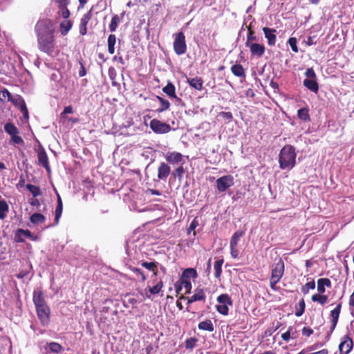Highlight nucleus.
Returning a JSON list of instances; mask_svg holds the SVG:
<instances>
[{"label":"nucleus","mask_w":354,"mask_h":354,"mask_svg":"<svg viewBox=\"0 0 354 354\" xmlns=\"http://www.w3.org/2000/svg\"><path fill=\"white\" fill-rule=\"evenodd\" d=\"M38 49L52 56L56 46L55 39V28L49 19L39 20L35 26Z\"/></svg>","instance_id":"f257e3e1"},{"label":"nucleus","mask_w":354,"mask_h":354,"mask_svg":"<svg viewBox=\"0 0 354 354\" xmlns=\"http://www.w3.org/2000/svg\"><path fill=\"white\" fill-rule=\"evenodd\" d=\"M174 50L178 55H182L187 51V44L185 40V36L183 32H179L176 34H174Z\"/></svg>","instance_id":"f03ea898"},{"label":"nucleus","mask_w":354,"mask_h":354,"mask_svg":"<svg viewBox=\"0 0 354 354\" xmlns=\"http://www.w3.org/2000/svg\"><path fill=\"white\" fill-rule=\"evenodd\" d=\"M305 75L307 78L304 80V85L310 91L317 93L319 85L316 81V74L313 68H308L305 72Z\"/></svg>","instance_id":"7ed1b4c3"},{"label":"nucleus","mask_w":354,"mask_h":354,"mask_svg":"<svg viewBox=\"0 0 354 354\" xmlns=\"http://www.w3.org/2000/svg\"><path fill=\"white\" fill-rule=\"evenodd\" d=\"M217 301L219 303L216 308L217 311L223 315H228V306H232L233 301L227 294H221L217 297Z\"/></svg>","instance_id":"20e7f679"},{"label":"nucleus","mask_w":354,"mask_h":354,"mask_svg":"<svg viewBox=\"0 0 354 354\" xmlns=\"http://www.w3.org/2000/svg\"><path fill=\"white\" fill-rule=\"evenodd\" d=\"M28 238L33 241H39V237L37 235H34L28 230H23L21 228L17 229L15 232L14 241L17 243H24L25 239Z\"/></svg>","instance_id":"39448f33"},{"label":"nucleus","mask_w":354,"mask_h":354,"mask_svg":"<svg viewBox=\"0 0 354 354\" xmlns=\"http://www.w3.org/2000/svg\"><path fill=\"white\" fill-rule=\"evenodd\" d=\"M216 183L218 191L224 192L234 185V177L231 175L221 176L216 180Z\"/></svg>","instance_id":"423d86ee"},{"label":"nucleus","mask_w":354,"mask_h":354,"mask_svg":"<svg viewBox=\"0 0 354 354\" xmlns=\"http://www.w3.org/2000/svg\"><path fill=\"white\" fill-rule=\"evenodd\" d=\"M149 126L153 132L160 134L168 133L171 129V127L169 124L156 119L151 120Z\"/></svg>","instance_id":"0eeeda50"},{"label":"nucleus","mask_w":354,"mask_h":354,"mask_svg":"<svg viewBox=\"0 0 354 354\" xmlns=\"http://www.w3.org/2000/svg\"><path fill=\"white\" fill-rule=\"evenodd\" d=\"M284 262L281 258L275 259V263L272 266L271 279L280 281L284 273Z\"/></svg>","instance_id":"6e6552de"},{"label":"nucleus","mask_w":354,"mask_h":354,"mask_svg":"<svg viewBox=\"0 0 354 354\" xmlns=\"http://www.w3.org/2000/svg\"><path fill=\"white\" fill-rule=\"evenodd\" d=\"M37 315L43 326L50 322V308L48 305L36 307Z\"/></svg>","instance_id":"1a4fd4ad"},{"label":"nucleus","mask_w":354,"mask_h":354,"mask_svg":"<svg viewBox=\"0 0 354 354\" xmlns=\"http://www.w3.org/2000/svg\"><path fill=\"white\" fill-rule=\"evenodd\" d=\"M58 7V14L64 19H68L70 17L71 12L68 9V6L70 4V0H53Z\"/></svg>","instance_id":"9d476101"},{"label":"nucleus","mask_w":354,"mask_h":354,"mask_svg":"<svg viewBox=\"0 0 354 354\" xmlns=\"http://www.w3.org/2000/svg\"><path fill=\"white\" fill-rule=\"evenodd\" d=\"M353 344L348 335H344L339 345V354H348L353 348Z\"/></svg>","instance_id":"9b49d317"},{"label":"nucleus","mask_w":354,"mask_h":354,"mask_svg":"<svg viewBox=\"0 0 354 354\" xmlns=\"http://www.w3.org/2000/svg\"><path fill=\"white\" fill-rule=\"evenodd\" d=\"M280 168L282 169H291L295 165L296 156H279Z\"/></svg>","instance_id":"f8f14e48"},{"label":"nucleus","mask_w":354,"mask_h":354,"mask_svg":"<svg viewBox=\"0 0 354 354\" xmlns=\"http://www.w3.org/2000/svg\"><path fill=\"white\" fill-rule=\"evenodd\" d=\"M245 46L250 48L252 56L262 57L265 53V46L257 43H245Z\"/></svg>","instance_id":"ddd939ff"},{"label":"nucleus","mask_w":354,"mask_h":354,"mask_svg":"<svg viewBox=\"0 0 354 354\" xmlns=\"http://www.w3.org/2000/svg\"><path fill=\"white\" fill-rule=\"evenodd\" d=\"M92 18V8L83 15L80 24V34L82 36L87 33V24Z\"/></svg>","instance_id":"4468645a"},{"label":"nucleus","mask_w":354,"mask_h":354,"mask_svg":"<svg viewBox=\"0 0 354 354\" xmlns=\"http://www.w3.org/2000/svg\"><path fill=\"white\" fill-rule=\"evenodd\" d=\"M262 30L265 37L268 40V44L271 46H274L277 41V30L274 28H270L268 27H264Z\"/></svg>","instance_id":"2eb2a0df"},{"label":"nucleus","mask_w":354,"mask_h":354,"mask_svg":"<svg viewBox=\"0 0 354 354\" xmlns=\"http://www.w3.org/2000/svg\"><path fill=\"white\" fill-rule=\"evenodd\" d=\"M162 91L170 98L175 99L176 102L180 103L182 102V100L177 97L176 94V87L171 82H168L167 85L162 88Z\"/></svg>","instance_id":"dca6fc26"},{"label":"nucleus","mask_w":354,"mask_h":354,"mask_svg":"<svg viewBox=\"0 0 354 354\" xmlns=\"http://www.w3.org/2000/svg\"><path fill=\"white\" fill-rule=\"evenodd\" d=\"M186 82L189 84V85L197 90L201 91L203 88V80L200 77H186Z\"/></svg>","instance_id":"f3484780"},{"label":"nucleus","mask_w":354,"mask_h":354,"mask_svg":"<svg viewBox=\"0 0 354 354\" xmlns=\"http://www.w3.org/2000/svg\"><path fill=\"white\" fill-rule=\"evenodd\" d=\"M32 300L35 308L47 305L44 293L41 290H34Z\"/></svg>","instance_id":"a211bd4d"},{"label":"nucleus","mask_w":354,"mask_h":354,"mask_svg":"<svg viewBox=\"0 0 354 354\" xmlns=\"http://www.w3.org/2000/svg\"><path fill=\"white\" fill-rule=\"evenodd\" d=\"M342 308V304L339 303L337 305V306L330 311V317H332L331 319V330H334L338 322L339 316L340 314Z\"/></svg>","instance_id":"6ab92c4d"},{"label":"nucleus","mask_w":354,"mask_h":354,"mask_svg":"<svg viewBox=\"0 0 354 354\" xmlns=\"http://www.w3.org/2000/svg\"><path fill=\"white\" fill-rule=\"evenodd\" d=\"M170 167L165 162H162L158 169V177L160 180H166L170 174Z\"/></svg>","instance_id":"aec40b11"},{"label":"nucleus","mask_w":354,"mask_h":354,"mask_svg":"<svg viewBox=\"0 0 354 354\" xmlns=\"http://www.w3.org/2000/svg\"><path fill=\"white\" fill-rule=\"evenodd\" d=\"M205 299L204 290L201 288H196L195 293L188 299V304H191L197 301H203Z\"/></svg>","instance_id":"412c9836"},{"label":"nucleus","mask_w":354,"mask_h":354,"mask_svg":"<svg viewBox=\"0 0 354 354\" xmlns=\"http://www.w3.org/2000/svg\"><path fill=\"white\" fill-rule=\"evenodd\" d=\"M325 286L328 288L331 287V281L328 278H321L317 281V291L323 294L325 292Z\"/></svg>","instance_id":"4be33fe9"},{"label":"nucleus","mask_w":354,"mask_h":354,"mask_svg":"<svg viewBox=\"0 0 354 354\" xmlns=\"http://www.w3.org/2000/svg\"><path fill=\"white\" fill-rule=\"evenodd\" d=\"M65 19L66 20L62 21L59 25L60 33L63 36L66 35L73 26V22L71 20H68V19Z\"/></svg>","instance_id":"5701e85b"},{"label":"nucleus","mask_w":354,"mask_h":354,"mask_svg":"<svg viewBox=\"0 0 354 354\" xmlns=\"http://www.w3.org/2000/svg\"><path fill=\"white\" fill-rule=\"evenodd\" d=\"M197 272L195 269L187 268L184 270L180 279L184 280H189L190 278L195 279L197 277Z\"/></svg>","instance_id":"b1692460"},{"label":"nucleus","mask_w":354,"mask_h":354,"mask_svg":"<svg viewBox=\"0 0 354 354\" xmlns=\"http://www.w3.org/2000/svg\"><path fill=\"white\" fill-rule=\"evenodd\" d=\"M231 71L234 75L239 77H245V70L241 64H236L231 67Z\"/></svg>","instance_id":"393cba45"},{"label":"nucleus","mask_w":354,"mask_h":354,"mask_svg":"<svg viewBox=\"0 0 354 354\" xmlns=\"http://www.w3.org/2000/svg\"><path fill=\"white\" fill-rule=\"evenodd\" d=\"M63 209L62 201L60 196L58 195L57 197V205L55 209V224L57 225L59 223V218L62 216Z\"/></svg>","instance_id":"a878e982"},{"label":"nucleus","mask_w":354,"mask_h":354,"mask_svg":"<svg viewBox=\"0 0 354 354\" xmlns=\"http://www.w3.org/2000/svg\"><path fill=\"white\" fill-rule=\"evenodd\" d=\"M198 327L200 330H207L209 332H212L214 329V325L209 319L200 322Z\"/></svg>","instance_id":"bb28decb"},{"label":"nucleus","mask_w":354,"mask_h":354,"mask_svg":"<svg viewBox=\"0 0 354 354\" xmlns=\"http://www.w3.org/2000/svg\"><path fill=\"white\" fill-rule=\"evenodd\" d=\"M9 102H11L15 106L20 109L26 104L24 100L19 95H12Z\"/></svg>","instance_id":"cd10ccee"},{"label":"nucleus","mask_w":354,"mask_h":354,"mask_svg":"<svg viewBox=\"0 0 354 354\" xmlns=\"http://www.w3.org/2000/svg\"><path fill=\"white\" fill-rule=\"evenodd\" d=\"M244 234L245 232L243 230L236 231L231 238L230 246L236 247L241 237H242Z\"/></svg>","instance_id":"c85d7f7f"},{"label":"nucleus","mask_w":354,"mask_h":354,"mask_svg":"<svg viewBox=\"0 0 354 354\" xmlns=\"http://www.w3.org/2000/svg\"><path fill=\"white\" fill-rule=\"evenodd\" d=\"M297 117L304 122L310 121L309 111L307 108H301L297 111Z\"/></svg>","instance_id":"c756f323"},{"label":"nucleus","mask_w":354,"mask_h":354,"mask_svg":"<svg viewBox=\"0 0 354 354\" xmlns=\"http://www.w3.org/2000/svg\"><path fill=\"white\" fill-rule=\"evenodd\" d=\"M46 217L40 213H34L30 217V221L33 224L43 223Z\"/></svg>","instance_id":"7c9ffc66"},{"label":"nucleus","mask_w":354,"mask_h":354,"mask_svg":"<svg viewBox=\"0 0 354 354\" xmlns=\"http://www.w3.org/2000/svg\"><path fill=\"white\" fill-rule=\"evenodd\" d=\"M116 42V37L115 35L111 34L108 37V51L111 55L115 53V44Z\"/></svg>","instance_id":"2f4dec72"},{"label":"nucleus","mask_w":354,"mask_h":354,"mask_svg":"<svg viewBox=\"0 0 354 354\" xmlns=\"http://www.w3.org/2000/svg\"><path fill=\"white\" fill-rule=\"evenodd\" d=\"M156 98L161 104V106L157 109V112L162 113L169 109L170 103L167 100L164 99L163 97L157 95Z\"/></svg>","instance_id":"473e14b6"},{"label":"nucleus","mask_w":354,"mask_h":354,"mask_svg":"<svg viewBox=\"0 0 354 354\" xmlns=\"http://www.w3.org/2000/svg\"><path fill=\"white\" fill-rule=\"evenodd\" d=\"M5 131L8 133L10 136L15 134H19L18 129L12 123H6L4 126Z\"/></svg>","instance_id":"72a5a7b5"},{"label":"nucleus","mask_w":354,"mask_h":354,"mask_svg":"<svg viewBox=\"0 0 354 354\" xmlns=\"http://www.w3.org/2000/svg\"><path fill=\"white\" fill-rule=\"evenodd\" d=\"M311 299L314 302H318L321 305H324L328 301V297L325 295L315 294L312 296Z\"/></svg>","instance_id":"f704fd0d"},{"label":"nucleus","mask_w":354,"mask_h":354,"mask_svg":"<svg viewBox=\"0 0 354 354\" xmlns=\"http://www.w3.org/2000/svg\"><path fill=\"white\" fill-rule=\"evenodd\" d=\"M9 210V206L4 200L0 201V219H3Z\"/></svg>","instance_id":"c9c22d12"},{"label":"nucleus","mask_w":354,"mask_h":354,"mask_svg":"<svg viewBox=\"0 0 354 354\" xmlns=\"http://www.w3.org/2000/svg\"><path fill=\"white\" fill-rule=\"evenodd\" d=\"M223 259H219L215 261L214 268L215 270V277L219 279L222 273V265L223 263Z\"/></svg>","instance_id":"e433bc0d"},{"label":"nucleus","mask_w":354,"mask_h":354,"mask_svg":"<svg viewBox=\"0 0 354 354\" xmlns=\"http://www.w3.org/2000/svg\"><path fill=\"white\" fill-rule=\"evenodd\" d=\"M12 95L10 92L6 88L0 91V101L3 103L6 102H9L10 99L12 97Z\"/></svg>","instance_id":"4c0bfd02"},{"label":"nucleus","mask_w":354,"mask_h":354,"mask_svg":"<svg viewBox=\"0 0 354 354\" xmlns=\"http://www.w3.org/2000/svg\"><path fill=\"white\" fill-rule=\"evenodd\" d=\"M129 268L135 274V279H139L140 278L141 281H145L146 280V276L140 269L134 267H130Z\"/></svg>","instance_id":"58836bf2"},{"label":"nucleus","mask_w":354,"mask_h":354,"mask_svg":"<svg viewBox=\"0 0 354 354\" xmlns=\"http://www.w3.org/2000/svg\"><path fill=\"white\" fill-rule=\"evenodd\" d=\"M162 287H163V282L162 280H160L153 287L149 286L148 288H149V291L151 295H156V294H158L161 291Z\"/></svg>","instance_id":"ea45409f"},{"label":"nucleus","mask_w":354,"mask_h":354,"mask_svg":"<svg viewBox=\"0 0 354 354\" xmlns=\"http://www.w3.org/2000/svg\"><path fill=\"white\" fill-rule=\"evenodd\" d=\"M27 189L32 194L34 197H37L41 194L40 188L32 184H27L26 185Z\"/></svg>","instance_id":"a19ab883"},{"label":"nucleus","mask_w":354,"mask_h":354,"mask_svg":"<svg viewBox=\"0 0 354 354\" xmlns=\"http://www.w3.org/2000/svg\"><path fill=\"white\" fill-rule=\"evenodd\" d=\"M48 346L50 351L54 353H59L63 349L61 344L57 342H50L48 344Z\"/></svg>","instance_id":"79ce46f5"},{"label":"nucleus","mask_w":354,"mask_h":354,"mask_svg":"<svg viewBox=\"0 0 354 354\" xmlns=\"http://www.w3.org/2000/svg\"><path fill=\"white\" fill-rule=\"evenodd\" d=\"M120 21V19L118 15H115L113 16L111 23L109 24V30L111 32L115 31Z\"/></svg>","instance_id":"37998d69"},{"label":"nucleus","mask_w":354,"mask_h":354,"mask_svg":"<svg viewBox=\"0 0 354 354\" xmlns=\"http://www.w3.org/2000/svg\"><path fill=\"white\" fill-rule=\"evenodd\" d=\"M279 155H296L295 148L290 145H286L281 149Z\"/></svg>","instance_id":"c03bdc74"},{"label":"nucleus","mask_w":354,"mask_h":354,"mask_svg":"<svg viewBox=\"0 0 354 354\" xmlns=\"http://www.w3.org/2000/svg\"><path fill=\"white\" fill-rule=\"evenodd\" d=\"M38 161L39 165L44 167L46 171L50 173V168L48 165V156H38Z\"/></svg>","instance_id":"a18cd8bd"},{"label":"nucleus","mask_w":354,"mask_h":354,"mask_svg":"<svg viewBox=\"0 0 354 354\" xmlns=\"http://www.w3.org/2000/svg\"><path fill=\"white\" fill-rule=\"evenodd\" d=\"M298 305H299V308H297V310L295 311V315L297 317H300L304 314V313L305 311L306 304H305L304 299H301L299 301Z\"/></svg>","instance_id":"49530a36"},{"label":"nucleus","mask_w":354,"mask_h":354,"mask_svg":"<svg viewBox=\"0 0 354 354\" xmlns=\"http://www.w3.org/2000/svg\"><path fill=\"white\" fill-rule=\"evenodd\" d=\"M198 339L196 337H190L185 341V347L188 350H192L195 346Z\"/></svg>","instance_id":"de8ad7c7"},{"label":"nucleus","mask_w":354,"mask_h":354,"mask_svg":"<svg viewBox=\"0 0 354 354\" xmlns=\"http://www.w3.org/2000/svg\"><path fill=\"white\" fill-rule=\"evenodd\" d=\"M315 281H311L310 282H308L306 283L304 286L301 288V292L306 295L308 292L309 289H315Z\"/></svg>","instance_id":"09e8293b"},{"label":"nucleus","mask_w":354,"mask_h":354,"mask_svg":"<svg viewBox=\"0 0 354 354\" xmlns=\"http://www.w3.org/2000/svg\"><path fill=\"white\" fill-rule=\"evenodd\" d=\"M159 263L158 262H146L143 261L141 263V266L147 270L152 271L154 270V268L158 266Z\"/></svg>","instance_id":"8fccbe9b"},{"label":"nucleus","mask_w":354,"mask_h":354,"mask_svg":"<svg viewBox=\"0 0 354 354\" xmlns=\"http://www.w3.org/2000/svg\"><path fill=\"white\" fill-rule=\"evenodd\" d=\"M297 42V39L295 37H290L288 41V43L290 45V46L291 47L292 50L295 53L298 52Z\"/></svg>","instance_id":"3c124183"},{"label":"nucleus","mask_w":354,"mask_h":354,"mask_svg":"<svg viewBox=\"0 0 354 354\" xmlns=\"http://www.w3.org/2000/svg\"><path fill=\"white\" fill-rule=\"evenodd\" d=\"M219 116L223 118L227 122H231L233 119V115L231 112L222 111V112L219 113Z\"/></svg>","instance_id":"603ef678"},{"label":"nucleus","mask_w":354,"mask_h":354,"mask_svg":"<svg viewBox=\"0 0 354 354\" xmlns=\"http://www.w3.org/2000/svg\"><path fill=\"white\" fill-rule=\"evenodd\" d=\"M181 284L183 287L186 289V293H190L192 290V283L190 280L181 279Z\"/></svg>","instance_id":"864d4df0"},{"label":"nucleus","mask_w":354,"mask_h":354,"mask_svg":"<svg viewBox=\"0 0 354 354\" xmlns=\"http://www.w3.org/2000/svg\"><path fill=\"white\" fill-rule=\"evenodd\" d=\"M185 173V169L183 168V167L181 165L180 167H178L174 172H173V175L175 176V177H178L179 179H180L183 175V174Z\"/></svg>","instance_id":"5fc2aeb1"},{"label":"nucleus","mask_w":354,"mask_h":354,"mask_svg":"<svg viewBox=\"0 0 354 354\" xmlns=\"http://www.w3.org/2000/svg\"><path fill=\"white\" fill-rule=\"evenodd\" d=\"M292 329H293V327L290 326L288 328V330L281 335V338L283 339V340H284L286 342H288L290 340V339L291 338L290 333H291V330H292Z\"/></svg>","instance_id":"6e6d98bb"},{"label":"nucleus","mask_w":354,"mask_h":354,"mask_svg":"<svg viewBox=\"0 0 354 354\" xmlns=\"http://www.w3.org/2000/svg\"><path fill=\"white\" fill-rule=\"evenodd\" d=\"M182 157L183 156H167V160L170 163H178L182 161Z\"/></svg>","instance_id":"4d7b16f0"},{"label":"nucleus","mask_w":354,"mask_h":354,"mask_svg":"<svg viewBox=\"0 0 354 354\" xmlns=\"http://www.w3.org/2000/svg\"><path fill=\"white\" fill-rule=\"evenodd\" d=\"M19 110L21 111V112L23 114V117L24 118V120L26 121H27L29 118V115H28V109H27V106H26V104H25L24 106H23L22 107H21L19 109Z\"/></svg>","instance_id":"13d9d810"},{"label":"nucleus","mask_w":354,"mask_h":354,"mask_svg":"<svg viewBox=\"0 0 354 354\" xmlns=\"http://www.w3.org/2000/svg\"><path fill=\"white\" fill-rule=\"evenodd\" d=\"M257 37L254 35V33L252 30H249L248 36H247V40L245 43H252V41L254 40H256Z\"/></svg>","instance_id":"bf43d9fd"},{"label":"nucleus","mask_w":354,"mask_h":354,"mask_svg":"<svg viewBox=\"0 0 354 354\" xmlns=\"http://www.w3.org/2000/svg\"><path fill=\"white\" fill-rule=\"evenodd\" d=\"M109 78H110L112 81H113V80L115 79L116 73H115V71L114 68H113V67H110V68H109ZM115 83L114 82H112V84H113V85H115Z\"/></svg>","instance_id":"052dcab7"},{"label":"nucleus","mask_w":354,"mask_h":354,"mask_svg":"<svg viewBox=\"0 0 354 354\" xmlns=\"http://www.w3.org/2000/svg\"><path fill=\"white\" fill-rule=\"evenodd\" d=\"M80 69L79 71L78 74L80 77H82L86 75V70L84 65L82 61H80Z\"/></svg>","instance_id":"680f3d73"},{"label":"nucleus","mask_w":354,"mask_h":354,"mask_svg":"<svg viewBox=\"0 0 354 354\" xmlns=\"http://www.w3.org/2000/svg\"><path fill=\"white\" fill-rule=\"evenodd\" d=\"M11 140L14 143L18 144V145L23 142L22 138L18 134H15V135L12 136Z\"/></svg>","instance_id":"e2e57ef3"},{"label":"nucleus","mask_w":354,"mask_h":354,"mask_svg":"<svg viewBox=\"0 0 354 354\" xmlns=\"http://www.w3.org/2000/svg\"><path fill=\"white\" fill-rule=\"evenodd\" d=\"M313 333V330L308 327H304L302 329V335L309 337Z\"/></svg>","instance_id":"0e129e2a"},{"label":"nucleus","mask_w":354,"mask_h":354,"mask_svg":"<svg viewBox=\"0 0 354 354\" xmlns=\"http://www.w3.org/2000/svg\"><path fill=\"white\" fill-rule=\"evenodd\" d=\"M279 282V280L273 279L270 278V286L271 289L273 290H277V284Z\"/></svg>","instance_id":"69168bd1"},{"label":"nucleus","mask_w":354,"mask_h":354,"mask_svg":"<svg viewBox=\"0 0 354 354\" xmlns=\"http://www.w3.org/2000/svg\"><path fill=\"white\" fill-rule=\"evenodd\" d=\"M230 253L233 258L236 259L239 257V250L236 247L230 246Z\"/></svg>","instance_id":"338daca9"},{"label":"nucleus","mask_w":354,"mask_h":354,"mask_svg":"<svg viewBox=\"0 0 354 354\" xmlns=\"http://www.w3.org/2000/svg\"><path fill=\"white\" fill-rule=\"evenodd\" d=\"M198 221L196 219H194L189 225V227L188 228V233L190 231L194 230L196 227L198 226Z\"/></svg>","instance_id":"774afa93"}]
</instances>
